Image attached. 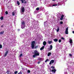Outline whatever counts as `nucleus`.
Instances as JSON below:
<instances>
[{
  "instance_id": "nucleus-1",
  "label": "nucleus",
  "mask_w": 74,
  "mask_h": 74,
  "mask_svg": "<svg viewBox=\"0 0 74 74\" xmlns=\"http://www.w3.org/2000/svg\"><path fill=\"white\" fill-rule=\"evenodd\" d=\"M38 51H37L35 50L34 51V55H33V58H36V56H38L40 55V53H38Z\"/></svg>"
},
{
  "instance_id": "nucleus-2",
  "label": "nucleus",
  "mask_w": 74,
  "mask_h": 74,
  "mask_svg": "<svg viewBox=\"0 0 74 74\" xmlns=\"http://www.w3.org/2000/svg\"><path fill=\"white\" fill-rule=\"evenodd\" d=\"M35 41H33L32 42L31 47L32 49H33L34 48V44H35Z\"/></svg>"
},
{
  "instance_id": "nucleus-3",
  "label": "nucleus",
  "mask_w": 74,
  "mask_h": 74,
  "mask_svg": "<svg viewBox=\"0 0 74 74\" xmlns=\"http://www.w3.org/2000/svg\"><path fill=\"white\" fill-rule=\"evenodd\" d=\"M65 33L66 34H69V32H68V27H67L66 29Z\"/></svg>"
},
{
  "instance_id": "nucleus-4",
  "label": "nucleus",
  "mask_w": 74,
  "mask_h": 74,
  "mask_svg": "<svg viewBox=\"0 0 74 74\" xmlns=\"http://www.w3.org/2000/svg\"><path fill=\"white\" fill-rule=\"evenodd\" d=\"M8 53V51H6L5 52V54L4 56L5 57L7 55V54Z\"/></svg>"
},
{
  "instance_id": "nucleus-5",
  "label": "nucleus",
  "mask_w": 74,
  "mask_h": 74,
  "mask_svg": "<svg viewBox=\"0 0 74 74\" xmlns=\"http://www.w3.org/2000/svg\"><path fill=\"white\" fill-rule=\"evenodd\" d=\"M54 62V60H51L49 63V64H51V63H53Z\"/></svg>"
},
{
  "instance_id": "nucleus-6",
  "label": "nucleus",
  "mask_w": 74,
  "mask_h": 74,
  "mask_svg": "<svg viewBox=\"0 0 74 74\" xmlns=\"http://www.w3.org/2000/svg\"><path fill=\"white\" fill-rule=\"evenodd\" d=\"M63 17H64V15H62L61 16V18H60V20L62 21L63 19Z\"/></svg>"
},
{
  "instance_id": "nucleus-7",
  "label": "nucleus",
  "mask_w": 74,
  "mask_h": 74,
  "mask_svg": "<svg viewBox=\"0 0 74 74\" xmlns=\"http://www.w3.org/2000/svg\"><path fill=\"white\" fill-rule=\"evenodd\" d=\"M21 11L22 12H25V8L24 7L22 8Z\"/></svg>"
},
{
  "instance_id": "nucleus-8",
  "label": "nucleus",
  "mask_w": 74,
  "mask_h": 74,
  "mask_svg": "<svg viewBox=\"0 0 74 74\" xmlns=\"http://www.w3.org/2000/svg\"><path fill=\"white\" fill-rule=\"evenodd\" d=\"M52 72H53L54 73H55V72L56 71V69H54L51 70Z\"/></svg>"
},
{
  "instance_id": "nucleus-9",
  "label": "nucleus",
  "mask_w": 74,
  "mask_h": 74,
  "mask_svg": "<svg viewBox=\"0 0 74 74\" xmlns=\"http://www.w3.org/2000/svg\"><path fill=\"white\" fill-rule=\"evenodd\" d=\"M43 44L45 46L46 44H47V42H46V41H44L43 42Z\"/></svg>"
},
{
  "instance_id": "nucleus-10",
  "label": "nucleus",
  "mask_w": 74,
  "mask_h": 74,
  "mask_svg": "<svg viewBox=\"0 0 74 74\" xmlns=\"http://www.w3.org/2000/svg\"><path fill=\"white\" fill-rule=\"evenodd\" d=\"M44 49V46H43L42 47H41L40 49V51H42V50Z\"/></svg>"
},
{
  "instance_id": "nucleus-11",
  "label": "nucleus",
  "mask_w": 74,
  "mask_h": 74,
  "mask_svg": "<svg viewBox=\"0 0 74 74\" xmlns=\"http://www.w3.org/2000/svg\"><path fill=\"white\" fill-rule=\"evenodd\" d=\"M69 42L70 44H72V43H73V40H72L71 39L69 40Z\"/></svg>"
},
{
  "instance_id": "nucleus-12",
  "label": "nucleus",
  "mask_w": 74,
  "mask_h": 74,
  "mask_svg": "<svg viewBox=\"0 0 74 74\" xmlns=\"http://www.w3.org/2000/svg\"><path fill=\"white\" fill-rule=\"evenodd\" d=\"M53 41L54 42H57L58 41V39H53Z\"/></svg>"
},
{
  "instance_id": "nucleus-13",
  "label": "nucleus",
  "mask_w": 74,
  "mask_h": 74,
  "mask_svg": "<svg viewBox=\"0 0 74 74\" xmlns=\"http://www.w3.org/2000/svg\"><path fill=\"white\" fill-rule=\"evenodd\" d=\"M21 23L22 25H25V21H23L21 22Z\"/></svg>"
},
{
  "instance_id": "nucleus-14",
  "label": "nucleus",
  "mask_w": 74,
  "mask_h": 74,
  "mask_svg": "<svg viewBox=\"0 0 74 74\" xmlns=\"http://www.w3.org/2000/svg\"><path fill=\"white\" fill-rule=\"evenodd\" d=\"M4 31L1 32H0V34H4Z\"/></svg>"
},
{
  "instance_id": "nucleus-15",
  "label": "nucleus",
  "mask_w": 74,
  "mask_h": 74,
  "mask_svg": "<svg viewBox=\"0 0 74 74\" xmlns=\"http://www.w3.org/2000/svg\"><path fill=\"white\" fill-rule=\"evenodd\" d=\"M50 50H52V45H51L50 46Z\"/></svg>"
},
{
  "instance_id": "nucleus-16",
  "label": "nucleus",
  "mask_w": 74,
  "mask_h": 74,
  "mask_svg": "<svg viewBox=\"0 0 74 74\" xmlns=\"http://www.w3.org/2000/svg\"><path fill=\"white\" fill-rule=\"evenodd\" d=\"M51 52H49L48 53V54H47V56H50V55H51Z\"/></svg>"
},
{
  "instance_id": "nucleus-17",
  "label": "nucleus",
  "mask_w": 74,
  "mask_h": 74,
  "mask_svg": "<svg viewBox=\"0 0 74 74\" xmlns=\"http://www.w3.org/2000/svg\"><path fill=\"white\" fill-rule=\"evenodd\" d=\"M17 4L18 5H20V3L18 1H17Z\"/></svg>"
},
{
  "instance_id": "nucleus-18",
  "label": "nucleus",
  "mask_w": 74,
  "mask_h": 74,
  "mask_svg": "<svg viewBox=\"0 0 74 74\" xmlns=\"http://www.w3.org/2000/svg\"><path fill=\"white\" fill-rule=\"evenodd\" d=\"M47 23H46V22H44V25L45 26H47Z\"/></svg>"
},
{
  "instance_id": "nucleus-19",
  "label": "nucleus",
  "mask_w": 74,
  "mask_h": 74,
  "mask_svg": "<svg viewBox=\"0 0 74 74\" xmlns=\"http://www.w3.org/2000/svg\"><path fill=\"white\" fill-rule=\"evenodd\" d=\"M52 41H49L48 43L49 44H51L52 43Z\"/></svg>"
},
{
  "instance_id": "nucleus-20",
  "label": "nucleus",
  "mask_w": 74,
  "mask_h": 74,
  "mask_svg": "<svg viewBox=\"0 0 74 74\" xmlns=\"http://www.w3.org/2000/svg\"><path fill=\"white\" fill-rule=\"evenodd\" d=\"M59 28L58 27L57 28V32H59Z\"/></svg>"
},
{
  "instance_id": "nucleus-21",
  "label": "nucleus",
  "mask_w": 74,
  "mask_h": 74,
  "mask_svg": "<svg viewBox=\"0 0 74 74\" xmlns=\"http://www.w3.org/2000/svg\"><path fill=\"white\" fill-rule=\"evenodd\" d=\"M51 68H52L53 69H55V66H52L51 67Z\"/></svg>"
},
{
  "instance_id": "nucleus-22",
  "label": "nucleus",
  "mask_w": 74,
  "mask_h": 74,
  "mask_svg": "<svg viewBox=\"0 0 74 74\" xmlns=\"http://www.w3.org/2000/svg\"><path fill=\"white\" fill-rule=\"evenodd\" d=\"M12 15H13V16H14V15H15V13L14 12H12Z\"/></svg>"
},
{
  "instance_id": "nucleus-23",
  "label": "nucleus",
  "mask_w": 74,
  "mask_h": 74,
  "mask_svg": "<svg viewBox=\"0 0 74 74\" xmlns=\"http://www.w3.org/2000/svg\"><path fill=\"white\" fill-rule=\"evenodd\" d=\"M0 19L1 20H3V16H2L1 17Z\"/></svg>"
},
{
  "instance_id": "nucleus-24",
  "label": "nucleus",
  "mask_w": 74,
  "mask_h": 74,
  "mask_svg": "<svg viewBox=\"0 0 74 74\" xmlns=\"http://www.w3.org/2000/svg\"><path fill=\"white\" fill-rule=\"evenodd\" d=\"M49 60V59H47L45 61V62L46 63V62H47Z\"/></svg>"
},
{
  "instance_id": "nucleus-25",
  "label": "nucleus",
  "mask_w": 74,
  "mask_h": 74,
  "mask_svg": "<svg viewBox=\"0 0 74 74\" xmlns=\"http://www.w3.org/2000/svg\"><path fill=\"white\" fill-rule=\"evenodd\" d=\"M18 73V71H16L14 72V74H17Z\"/></svg>"
},
{
  "instance_id": "nucleus-26",
  "label": "nucleus",
  "mask_w": 74,
  "mask_h": 74,
  "mask_svg": "<svg viewBox=\"0 0 74 74\" xmlns=\"http://www.w3.org/2000/svg\"><path fill=\"white\" fill-rule=\"evenodd\" d=\"M36 10L37 11H38L39 10V8H37L36 9Z\"/></svg>"
},
{
  "instance_id": "nucleus-27",
  "label": "nucleus",
  "mask_w": 74,
  "mask_h": 74,
  "mask_svg": "<svg viewBox=\"0 0 74 74\" xmlns=\"http://www.w3.org/2000/svg\"><path fill=\"white\" fill-rule=\"evenodd\" d=\"M2 48V45H0V49Z\"/></svg>"
},
{
  "instance_id": "nucleus-28",
  "label": "nucleus",
  "mask_w": 74,
  "mask_h": 74,
  "mask_svg": "<svg viewBox=\"0 0 74 74\" xmlns=\"http://www.w3.org/2000/svg\"><path fill=\"white\" fill-rule=\"evenodd\" d=\"M30 73V70H28L27 73Z\"/></svg>"
},
{
  "instance_id": "nucleus-29",
  "label": "nucleus",
  "mask_w": 74,
  "mask_h": 74,
  "mask_svg": "<svg viewBox=\"0 0 74 74\" xmlns=\"http://www.w3.org/2000/svg\"><path fill=\"white\" fill-rule=\"evenodd\" d=\"M18 74H22V73L21 72V71H20L19 73H18Z\"/></svg>"
},
{
  "instance_id": "nucleus-30",
  "label": "nucleus",
  "mask_w": 74,
  "mask_h": 74,
  "mask_svg": "<svg viewBox=\"0 0 74 74\" xmlns=\"http://www.w3.org/2000/svg\"><path fill=\"white\" fill-rule=\"evenodd\" d=\"M21 1L22 3H23L24 2L23 1V0H21Z\"/></svg>"
},
{
  "instance_id": "nucleus-31",
  "label": "nucleus",
  "mask_w": 74,
  "mask_h": 74,
  "mask_svg": "<svg viewBox=\"0 0 74 74\" xmlns=\"http://www.w3.org/2000/svg\"><path fill=\"white\" fill-rule=\"evenodd\" d=\"M57 5H57V4H54V5H53V6H57Z\"/></svg>"
},
{
  "instance_id": "nucleus-32",
  "label": "nucleus",
  "mask_w": 74,
  "mask_h": 74,
  "mask_svg": "<svg viewBox=\"0 0 74 74\" xmlns=\"http://www.w3.org/2000/svg\"><path fill=\"white\" fill-rule=\"evenodd\" d=\"M60 24H63V22L62 21H60Z\"/></svg>"
},
{
  "instance_id": "nucleus-33",
  "label": "nucleus",
  "mask_w": 74,
  "mask_h": 74,
  "mask_svg": "<svg viewBox=\"0 0 74 74\" xmlns=\"http://www.w3.org/2000/svg\"><path fill=\"white\" fill-rule=\"evenodd\" d=\"M62 41V40H61V39H60L59 40V42H61Z\"/></svg>"
},
{
  "instance_id": "nucleus-34",
  "label": "nucleus",
  "mask_w": 74,
  "mask_h": 74,
  "mask_svg": "<svg viewBox=\"0 0 74 74\" xmlns=\"http://www.w3.org/2000/svg\"><path fill=\"white\" fill-rule=\"evenodd\" d=\"M69 55L70 56H71V57H72V56H73L72 54H69Z\"/></svg>"
},
{
  "instance_id": "nucleus-35",
  "label": "nucleus",
  "mask_w": 74,
  "mask_h": 74,
  "mask_svg": "<svg viewBox=\"0 0 74 74\" xmlns=\"http://www.w3.org/2000/svg\"><path fill=\"white\" fill-rule=\"evenodd\" d=\"M5 13L6 14V15H7V14H8V12L6 11L5 12Z\"/></svg>"
},
{
  "instance_id": "nucleus-36",
  "label": "nucleus",
  "mask_w": 74,
  "mask_h": 74,
  "mask_svg": "<svg viewBox=\"0 0 74 74\" xmlns=\"http://www.w3.org/2000/svg\"><path fill=\"white\" fill-rule=\"evenodd\" d=\"M62 39V40H65V38H64L63 37H62L61 38Z\"/></svg>"
},
{
  "instance_id": "nucleus-37",
  "label": "nucleus",
  "mask_w": 74,
  "mask_h": 74,
  "mask_svg": "<svg viewBox=\"0 0 74 74\" xmlns=\"http://www.w3.org/2000/svg\"><path fill=\"white\" fill-rule=\"evenodd\" d=\"M22 56V54H21L20 55V57H21V56Z\"/></svg>"
},
{
  "instance_id": "nucleus-38",
  "label": "nucleus",
  "mask_w": 74,
  "mask_h": 74,
  "mask_svg": "<svg viewBox=\"0 0 74 74\" xmlns=\"http://www.w3.org/2000/svg\"><path fill=\"white\" fill-rule=\"evenodd\" d=\"M24 27H25V25L24 27H21L22 29H23L24 28Z\"/></svg>"
},
{
  "instance_id": "nucleus-39",
  "label": "nucleus",
  "mask_w": 74,
  "mask_h": 74,
  "mask_svg": "<svg viewBox=\"0 0 74 74\" xmlns=\"http://www.w3.org/2000/svg\"><path fill=\"white\" fill-rule=\"evenodd\" d=\"M26 3H27V2H26V1H25L24 2V3L25 4H26Z\"/></svg>"
},
{
  "instance_id": "nucleus-40",
  "label": "nucleus",
  "mask_w": 74,
  "mask_h": 74,
  "mask_svg": "<svg viewBox=\"0 0 74 74\" xmlns=\"http://www.w3.org/2000/svg\"><path fill=\"white\" fill-rule=\"evenodd\" d=\"M40 62L39 61L38 63V64H40Z\"/></svg>"
},
{
  "instance_id": "nucleus-41",
  "label": "nucleus",
  "mask_w": 74,
  "mask_h": 74,
  "mask_svg": "<svg viewBox=\"0 0 74 74\" xmlns=\"http://www.w3.org/2000/svg\"><path fill=\"white\" fill-rule=\"evenodd\" d=\"M36 48H37V47H35V49H36Z\"/></svg>"
},
{
  "instance_id": "nucleus-42",
  "label": "nucleus",
  "mask_w": 74,
  "mask_h": 74,
  "mask_svg": "<svg viewBox=\"0 0 74 74\" xmlns=\"http://www.w3.org/2000/svg\"><path fill=\"white\" fill-rule=\"evenodd\" d=\"M39 60H41V58H39Z\"/></svg>"
},
{
  "instance_id": "nucleus-43",
  "label": "nucleus",
  "mask_w": 74,
  "mask_h": 74,
  "mask_svg": "<svg viewBox=\"0 0 74 74\" xmlns=\"http://www.w3.org/2000/svg\"><path fill=\"white\" fill-rule=\"evenodd\" d=\"M73 34H74V31H73Z\"/></svg>"
},
{
  "instance_id": "nucleus-44",
  "label": "nucleus",
  "mask_w": 74,
  "mask_h": 74,
  "mask_svg": "<svg viewBox=\"0 0 74 74\" xmlns=\"http://www.w3.org/2000/svg\"><path fill=\"white\" fill-rule=\"evenodd\" d=\"M3 27V25L1 26V27Z\"/></svg>"
},
{
  "instance_id": "nucleus-45",
  "label": "nucleus",
  "mask_w": 74,
  "mask_h": 74,
  "mask_svg": "<svg viewBox=\"0 0 74 74\" xmlns=\"http://www.w3.org/2000/svg\"><path fill=\"white\" fill-rule=\"evenodd\" d=\"M53 1H55V0H52Z\"/></svg>"
},
{
  "instance_id": "nucleus-46",
  "label": "nucleus",
  "mask_w": 74,
  "mask_h": 74,
  "mask_svg": "<svg viewBox=\"0 0 74 74\" xmlns=\"http://www.w3.org/2000/svg\"><path fill=\"white\" fill-rule=\"evenodd\" d=\"M26 0H23V1H25Z\"/></svg>"
},
{
  "instance_id": "nucleus-47",
  "label": "nucleus",
  "mask_w": 74,
  "mask_h": 74,
  "mask_svg": "<svg viewBox=\"0 0 74 74\" xmlns=\"http://www.w3.org/2000/svg\"><path fill=\"white\" fill-rule=\"evenodd\" d=\"M18 31H19V30H20V29H18Z\"/></svg>"
}]
</instances>
